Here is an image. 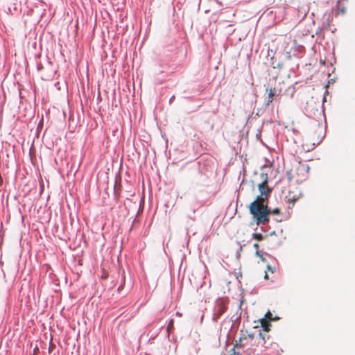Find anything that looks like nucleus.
Segmentation results:
<instances>
[{"label": "nucleus", "instance_id": "obj_3", "mask_svg": "<svg viewBox=\"0 0 355 355\" xmlns=\"http://www.w3.org/2000/svg\"><path fill=\"white\" fill-rule=\"evenodd\" d=\"M268 92V96L266 98V105H269L272 101L274 96L277 94V89L275 88L266 89Z\"/></svg>", "mask_w": 355, "mask_h": 355}, {"label": "nucleus", "instance_id": "obj_12", "mask_svg": "<svg viewBox=\"0 0 355 355\" xmlns=\"http://www.w3.org/2000/svg\"><path fill=\"white\" fill-rule=\"evenodd\" d=\"M259 337H260L261 338H262V339H263V340H265V338H264V336H263V334H262V333H259Z\"/></svg>", "mask_w": 355, "mask_h": 355}, {"label": "nucleus", "instance_id": "obj_4", "mask_svg": "<svg viewBox=\"0 0 355 355\" xmlns=\"http://www.w3.org/2000/svg\"><path fill=\"white\" fill-rule=\"evenodd\" d=\"M260 321V323L262 326V327L263 328V329L266 331H268L270 330V323L268 321H266V318H261L259 320Z\"/></svg>", "mask_w": 355, "mask_h": 355}, {"label": "nucleus", "instance_id": "obj_5", "mask_svg": "<svg viewBox=\"0 0 355 355\" xmlns=\"http://www.w3.org/2000/svg\"><path fill=\"white\" fill-rule=\"evenodd\" d=\"M272 313L270 311H268L266 313V314L265 315L263 318H266V321L272 320Z\"/></svg>", "mask_w": 355, "mask_h": 355}, {"label": "nucleus", "instance_id": "obj_10", "mask_svg": "<svg viewBox=\"0 0 355 355\" xmlns=\"http://www.w3.org/2000/svg\"><path fill=\"white\" fill-rule=\"evenodd\" d=\"M173 324V320H171L168 323V329L172 327Z\"/></svg>", "mask_w": 355, "mask_h": 355}, {"label": "nucleus", "instance_id": "obj_6", "mask_svg": "<svg viewBox=\"0 0 355 355\" xmlns=\"http://www.w3.org/2000/svg\"><path fill=\"white\" fill-rule=\"evenodd\" d=\"M253 237L259 241H261L263 239V236L261 234H254Z\"/></svg>", "mask_w": 355, "mask_h": 355}, {"label": "nucleus", "instance_id": "obj_2", "mask_svg": "<svg viewBox=\"0 0 355 355\" xmlns=\"http://www.w3.org/2000/svg\"><path fill=\"white\" fill-rule=\"evenodd\" d=\"M226 311V302L224 299L220 298L216 300L214 308V318H218Z\"/></svg>", "mask_w": 355, "mask_h": 355}, {"label": "nucleus", "instance_id": "obj_9", "mask_svg": "<svg viewBox=\"0 0 355 355\" xmlns=\"http://www.w3.org/2000/svg\"><path fill=\"white\" fill-rule=\"evenodd\" d=\"M230 355H239V352H236L234 348L232 349Z\"/></svg>", "mask_w": 355, "mask_h": 355}, {"label": "nucleus", "instance_id": "obj_13", "mask_svg": "<svg viewBox=\"0 0 355 355\" xmlns=\"http://www.w3.org/2000/svg\"><path fill=\"white\" fill-rule=\"evenodd\" d=\"M264 278H265L266 279H268V272H267V271H266V275H265Z\"/></svg>", "mask_w": 355, "mask_h": 355}, {"label": "nucleus", "instance_id": "obj_16", "mask_svg": "<svg viewBox=\"0 0 355 355\" xmlns=\"http://www.w3.org/2000/svg\"><path fill=\"white\" fill-rule=\"evenodd\" d=\"M2 182H3L2 179H1V178L0 177V186L2 184Z\"/></svg>", "mask_w": 355, "mask_h": 355}, {"label": "nucleus", "instance_id": "obj_1", "mask_svg": "<svg viewBox=\"0 0 355 355\" xmlns=\"http://www.w3.org/2000/svg\"><path fill=\"white\" fill-rule=\"evenodd\" d=\"M259 190L261 195L250 203L249 209L257 225H265L269 220L270 210L266 202L267 201L268 195L270 192L266 181L259 184Z\"/></svg>", "mask_w": 355, "mask_h": 355}, {"label": "nucleus", "instance_id": "obj_7", "mask_svg": "<svg viewBox=\"0 0 355 355\" xmlns=\"http://www.w3.org/2000/svg\"><path fill=\"white\" fill-rule=\"evenodd\" d=\"M268 209L270 210V214H278L279 213V209L278 208H276V209H274L272 210L268 208Z\"/></svg>", "mask_w": 355, "mask_h": 355}, {"label": "nucleus", "instance_id": "obj_8", "mask_svg": "<svg viewBox=\"0 0 355 355\" xmlns=\"http://www.w3.org/2000/svg\"><path fill=\"white\" fill-rule=\"evenodd\" d=\"M254 248L257 249V251H256V254L259 257H260V252L258 250V248H259V244L258 243H254Z\"/></svg>", "mask_w": 355, "mask_h": 355}, {"label": "nucleus", "instance_id": "obj_14", "mask_svg": "<svg viewBox=\"0 0 355 355\" xmlns=\"http://www.w3.org/2000/svg\"><path fill=\"white\" fill-rule=\"evenodd\" d=\"M288 202H293H293H295V200H291V199H288Z\"/></svg>", "mask_w": 355, "mask_h": 355}, {"label": "nucleus", "instance_id": "obj_11", "mask_svg": "<svg viewBox=\"0 0 355 355\" xmlns=\"http://www.w3.org/2000/svg\"><path fill=\"white\" fill-rule=\"evenodd\" d=\"M267 268H268V270L270 271L272 273L274 272L273 269L271 268L270 266H268Z\"/></svg>", "mask_w": 355, "mask_h": 355}, {"label": "nucleus", "instance_id": "obj_15", "mask_svg": "<svg viewBox=\"0 0 355 355\" xmlns=\"http://www.w3.org/2000/svg\"><path fill=\"white\" fill-rule=\"evenodd\" d=\"M176 315H178V316H181L182 315V314L180 313H179V312H177Z\"/></svg>", "mask_w": 355, "mask_h": 355}]
</instances>
